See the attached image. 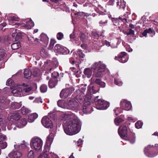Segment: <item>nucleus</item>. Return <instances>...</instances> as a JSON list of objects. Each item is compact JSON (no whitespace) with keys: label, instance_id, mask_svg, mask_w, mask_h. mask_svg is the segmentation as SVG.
<instances>
[{"label":"nucleus","instance_id":"f257e3e1","mask_svg":"<svg viewBox=\"0 0 158 158\" xmlns=\"http://www.w3.org/2000/svg\"><path fill=\"white\" fill-rule=\"evenodd\" d=\"M65 116H66L68 119H72L66 122L63 126L65 133L68 135H71L78 132L80 129L81 126L75 114L71 112H68L65 114Z\"/></svg>","mask_w":158,"mask_h":158},{"label":"nucleus","instance_id":"f03ea898","mask_svg":"<svg viewBox=\"0 0 158 158\" xmlns=\"http://www.w3.org/2000/svg\"><path fill=\"white\" fill-rule=\"evenodd\" d=\"M92 69L94 70L93 77H96L102 76L103 72L107 70L106 65L101 61L95 62L93 65Z\"/></svg>","mask_w":158,"mask_h":158},{"label":"nucleus","instance_id":"7ed1b4c3","mask_svg":"<svg viewBox=\"0 0 158 158\" xmlns=\"http://www.w3.org/2000/svg\"><path fill=\"white\" fill-rule=\"evenodd\" d=\"M93 97V95L88 90L85 98L83 106V110L84 113L88 114L91 113L93 111V108L90 106V102Z\"/></svg>","mask_w":158,"mask_h":158},{"label":"nucleus","instance_id":"20e7f679","mask_svg":"<svg viewBox=\"0 0 158 158\" xmlns=\"http://www.w3.org/2000/svg\"><path fill=\"white\" fill-rule=\"evenodd\" d=\"M99 96L95 97L94 99L93 103L97 109L104 110L106 109L110 106L109 103L107 101L98 99Z\"/></svg>","mask_w":158,"mask_h":158},{"label":"nucleus","instance_id":"39448f33","mask_svg":"<svg viewBox=\"0 0 158 158\" xmlns=\"http://www.w3.org/2000/svg\"><path fill=\"white\" fill-rule=\"evenodd\" d=\"M43 141L39 138L33 139L30 143L31 148L36 151L41 149L43 145Z\"/></svg>","mask_w":158,"mask_h":158},{"label":"nucleus","instance_id":"423d86ee","mask_svg":"<svg viewBox=\"0 0 158 158\" xmlns=\"http://www.w3.org/2000/svg\"><path fill=\"white\" fill-rule=\"evenodd\" d=\"M79 104L76 98H71L68 101L66 105V108L76 111L79 108Z\"/></svg>","mask_w":158,"mask_h":158},{"label":"nucleus","instance_id":"0eeeda50","mask_svg":"<svg viewBox=\"0 0 158 158\" xmlns=\"http://www.w3.org/2000/svg\"><path fill=\"white\" fill-rule=\"evenodd\" d=\"M74 90V89L72 86H70L69 87H66L61 91L60 97L61 98L65 99L70 96Z\"/></svg>","mask_w":158,"mask_h":158},{"label":"nucleus","instance_id":"6e6552de","mask_svg":"<svg viewBox=\"0 0 158 158\" xmlns=\"http://www.w3.org/2000/svg\"><path fill=\"white\" fill-rule=\"evenodd\" d=\"M54 51L56 52L63 55H66L69 53V51L66 47L59 44H57L54 47Z\"/></svg>","mask_w":158,"mask_h":158},{"label":"nucleus","instance_id":"1a4fd4ad","mask_svg":"<svg viewBox=\"0 0 158 158\" xmlns=\"http://www.w3.org/2000/svg\"><path fill=\"white\" fill-rule=\"evenodd\" d=\"M144 152L145 154L149 157H153L157 155L154 148L150 146L145 148Z\"/></svg>","mask_w":158,"mask_h":158},{"label":"nucleus","instance_id":"9d476101","mask_svg":"<svg viewBox=\"0 0 158 158\" xmlns=\"http://www.w3.org/2000/svg\"><path fill=\"white\" fill-rule=\"evenodd\" d=\"M42 125L47 128H51L53 127L52 122L47 116L44 117L41 121Z\"/></svg>","mask_w":158,"mask_h":158},{"label":"nucleus","instance_id":"9b49d317","mask_svg":"<svg viewBox=\"0 0 158 158\" xmlns=\"http://www.w3.org/2000/svg\"><path fill=\"white\" fill-rule=\"evenodd\" d=\"M120 106L122 109L128 110L131 108V105L130 102L125 99H122L120 102Z\"/></svg>","mask_w":158,"mask_h":158},{"label":"nucleus","instance_id":"f8f14e48","mask_svg":"<svg viewBox=\"0 0 158 158\" xmlns=\"http://www.w3.org/2000/svg\"><path fill=\"white\" fill-rule=\"evenodd\" d=\"M118 132L121 138H123L127 137V129L126 126L121 127H120L118 130Z\"/></svg>","mask_w":158,"mask_h":158},{"label":"nucleus","instance_id":"ddd939ff","mask_svg":"<svg viewBox=\"0 0 158 158\" xmlns=\"http://www.w3.org/2000/svg\"><path fill=\"white\" fill-rule=\"evenodd\" d=\"M11 93L14 95L16 97L21 96L22 95V89L21 88L18 87L14 89L12 91Z\"/></svg>","mask_w":158,"mask_h":158},{"label":"nucleus","instance_id":"4468645a","mask_svg":"<svg viewBox=\"0 0 158 158\" xmlns=\"http://www.w3.org/2000/svg\"><path fill=\"white\" fill-rule=\"evenodd\" d=\"M58 80L56 79L51 78L48 81V85L49 88H53L57 85Z\"/></svg>","mask_w":158,"mask_h":158},{"label":"nucleus","instance_id":"2eb2a0df","mask_svg":"<svg viewBox=\"0 0 158 158\" xmlns=\"http://www.w3.org/2000/svg\"><path fill=\"white\" fill-rule=\"evenodd\" d=\"M126 137L127 138L131 143H134L135 141V135L133 133H130L127 135V137Z\"/></svg>","mask_w":158,"mask_h":158},{"label":"nucleus","instance_id":"dca6fc26","mask_svg":"<svg viewBox=\"0 0 158 158\" xmlns=\"http://www.w3.org/2000/svg\"><path fill=\"white\" fill-rule=\"evenodd\" d=\"M41 41L43 42L44 44V46H46L48 44L49 38L47 35H45L44 34H42L40 35Z\"/></svg>","mask_w":158,"mask_h":158},{"label":"nucleus","instance_id":"f3484780","mask_svg":"<svg viewBox=\"0 0 158 158\" xmlns=\"http://www.w3.org/2000/svg\"><path fill=\"white\" fill-rule=\"evenodd\" d=\"M93 81L94 83L98 85L101 87L104 88L105 86V83L99 79H94Z\"/></svg>","mask_w":158,"mask_h":158},{"label":"nucleus","instance_id":"a211bd4d","mask_svg":"<svg viewBox=\"0 0 158 158\" xmlns=\"http://www.w3.org/2000/svg\"><path fill=\"white\" fill-rule=\"evenodd\" d=\"M147 33H148L150 34H153V35H154L155 33L153 29H152L151 28H150L148 29H147L145 30L142 33V35L143 36L146 37Z\"/></svg>","mask_w":158,"mask_h":158},{"label":"nucleus","instance_id":"6ab92c4d","mask_svg":"<svg viewBox=\"0 0 158 158\" xmlns=\"http://www.w3.org/2000/svg\"><path fill=\"white\" fill-rule=\"evenodd\" d=\"M51 78L58 80V79H60L61 77H63V74L61 73L59 74L57 72H54L51 74Z\"/></svg>","mask_w":158,"mask_h":158},{"label":"nucleus","instance_id":"aec40b11","mask_svg":"<svg viewBox=\"0 0 158 158\" xmlns=\"http://www.w3.org/2000/svg\"><path fill=\"white\" fill-rule=\"evenodd\" d=\"M24 74L25 78L29 79L32 75V72L29 69H26L24 71Z\"/></svg>","mask_w":158,"mask_h":158},{"label":"nucleus","instance_id":"412c9836","mask_svg":"<svg viewBox=\"0 0 158 158\" xmlns=\"http://www.w3.org/2000/svg\"><path fill=\"white\" fill-rule=\"evenodd\" d=\"M27 122L25 118L21 119L18 121V124L20 128H22L25 126Z\"/></svg>","mask_w":158,"mask_h":158},{"label":"nucleus","instance_id":"4be33fe9","mask_svg":"<svg viewBox=\"0 0 158 158\" xmlns=\"http://www.w3.org/2000/svg\"><path fill=\"white\" fill-rule=\"evenodd\" d=\"M58 106L61 108L66 109L67 104L65 103V101L63 100H59L57 102Z\"/></svg>","mask_w":158,"mask_h":158},{"label":"nucleus","instance_id":"5701e85b","mask_svg":"<svg viewBox=\"0 0 158 158\" xmlns=\"http://www.w3.org/2000/svg\"><path fill=\"white\" fill-rule=\"evenodd\" d=\"M22 106V104L20 103L14 102L12 103L11 105V108L14 110L19 108Z\"/></svg>","mask_w":158,"mask_h":158},{"label":"nucleus","instance_id":"b1692460","mask_svg":"<svg viewBox=\"0 0 158 158\" xmlns=\"http://www.w3.org/2000/svg\"><path fill=\"white\" fill-rule=\"evenodd\" d=\"M9 155L10 156H12L13 158H18L21 156L22 154L19 152H14L11 153Z\"/></svg>","mask_w":158,"mask_h":158},{"label":"nucleus","instance_id":"393cba45","mask_svg":"<svg viewBox=\"0 0 158 158\" xmlns=\"http://www.w3.org/2000/svg\"><path fill=\"white\" fill-rule=\"evenodd\" d=\"M84 73L88 78H90L92 74V70L90 68H86L85 69Z\"/></svg>","mask_w":158,"mask_h":158},{"label":"nucleus","instance_id":"a878e982","mask_svg":"<svg viewBox=\"0 0 158 158\" xmlns=\"http://www.w3.org/2000/svg\"><path fill=\"white\" fill-rule=\"evenodd\" d=\"M21 116L19 113H14L12 114L11 116V119L15 120H19L21 118Z\"/></svg>","mask_w":158,"mask_h":158},{"label":"nucleus","instance_id":"bb28decb","mask_svg":"<svg viewBox=\"0 0 158 158\" xmlns=\"http://www.w3.org/2000/svg\"><path fill=\"white\" fill-rule=\"evenodd\" d=\"M79 37L80 38V40L82 43H85L86 42V40L87 39L88 36L84 33H81L80 35L79 36Z\"/></svg>","mask_w":158,"mask_h":158},{"label":"nucleus","instance_id":"cd10ccee","mask_svg":"<svg viewBox=\"0 0 158 158\" xmlns=\"http://www.w3.org/2000/svg\"><path fill=\"white\" fill-rule=\"evenodd\" d=\"M41 56L44 58L47 57L48 56L47 51L46 49L43 48L40 51Z\"/></svg>","mask_w":158,"mask_h":158},{"label":"nucleus","instance_id":"c85d7f7f","mask_svg":"<svg viewBox=\"0 0 158 158\" xmlns=\"http://www.w3.org/2000/svg\"><path fill=\"white\" fill-rule=\"evenodd\" d=\"M124 120H123L120 118H115L114 120V123L117 126L121 125L122 124L124 123Z\"/></svg>","mask_w":158,"mask_h":158},{"label":"nucleus","instance_id":"c756f323","mask_svg":"<svg viewBox=\"0 0 158 158\" xmlns=\"http://www.w3.org/2000/svg\"><path fill=\"white\" fill-rule=\"evenodd\" d=\"M49 146L48 143L46 142L44 145V151L43 152H44L45 154H47V155L49 154H52L51 153L49 152Z\"/></svg>","mask_w":158,"mask_h":158},{"label":"nucleus","instance_id":"7c9ffc66","mask_svg":"<svg viewBox=\"0 0 158 158\" xmlns=\"http://www.w3.org/2000/svg\"><path fill=\"white\" fill-rule=\"evenodd\" d=\"M7 56L5 50L3 49H0V61L3 60Z\"/></svg>","mask_w":158,"mask_h":158},{"label":"nucleus","instance_id":"2f4dec72","mask_svg":"<svg viewBox=\"0 0 158 158\" xmlns=\"http://www.w3.org/2000/svg\"><path fill=\"white\" fill-rule=\"evenodd\" d=\"M38 116V114L36 113H34L29 114L28 116V118L31 121H33L37 118Z\"/></svg>","mask_w":158,"mask_h":158},{"label":"nucleus","instance_id":"473e14b6","mask_svg":"<svg viewBox=\"0 0 158 158\" xmlns=\"http://www.w3.org/2000/svg\"><path fill=\"white\" fill-rule=\"evenodd\" d=\"M0 102L3 105H6L8 103L9 101L4 97H0Z\"/></svg>","mask_w":158,"mask_h":158},{"label":"nucleus","instance_id":"72a5a7b5","mask_svg":"<svg viewBox=\"0 0 158 158\" xmlns=\"http://www.w3.org/2000/svg\"><path fill=\"white\" fill-rule=\"evenodd\" d=\"M21 47L19 43H14L11 45V47L13 50H16Z\"/></svg>","mask_w":158,"mask_h":158},{"label":"nucleus","instance_id":"f704fd0d","mask_svg":"<svg viewBox=\"0 0 158 158\" xmlns=\"http://www.w3.org/2000/svg\"><path fill=\"white\" fill-rule=\"evenodd\" d=\"M40 91L42 93H45L46 92L48 89L47 86L45 84L42 85L40 88Z\"/></svg>","mask_w":158,"mask_h":158},{"label":"nucleus","instance_id":"c9c22d12","mask_svg":"<svg viewBox=\"0 0 158 158\" xmlns=\"http://www.w3.org/2000/svg\"><path fill=\"white\" fill-rule=\"evenodd\" d=\"M56 43V41L54 39H51L48 49L50 50H52L54 47V44Z\"/></svg>","mask_w":158,"mask_h":158},{"label":"nucleus","instance_id":"e433bc0d","mask_svg":"<svg viewBox=\"0 0 158 158\" xmlns=\"http://www.w3.org/2000/svg\"><path fill=\"white\" fill-rule=\"evenodd\" d=\"M21 110L22 114L24 115L28 114L30 111V110L24 107H22Z\"/></svg>","mask_w":158,"mask_h":158},{"label":"nucleus","instance_id":"4c0bfd02","mask_svg":"<svg viewBox=\"0 0 158 158\" xmlns=\"http://www.w3.org/2000/svg\"><path fill=\"white\" fill-rule=\"evenodd\" d=\"M74 98H76V100L77 101V102H78V104L80 103L81 104L83 102H84V98H83L80 96H76Z\"/></svg>","mask_w":158,"mask_h":158},{"label":"nucleus","instance_id":"58836bf2","mask_svg":"<svg viewBox=\"0 0 158 158\" xmlns=\"http://www.w3.org/2000/svg\"><path fill=\"white\" fill-rule=\"evenodd\" d=\"M127 56V55L126 52H121L118 54V60Z\"/></svg>","mask_w":158,"mask_h":158},{"label":"nucleus","instance_id":"ea45409f","mask_svg":"<svg viewBox=\"0 0 158 158\" xmlns=\"http://www.w3.org/2000/svg\"><path fill=\"white\" fill-rule=\"evenodd\" d=\"M128 56L127 55L125 57H123V58L120 59L119 60H118L120 62L123 63L127 62L128 60Z\"/></svg>","mask_w":158,"mask_h":158},{"label":"nucleus","instance_id":"a19ab883","mask_svg":"<svg viewBox=\"0 0 158 158\" xmlns=\"http://www.w3.org/2000/svg\"><path fill=\"white\" fill-rule=\"evenodd\" d=\"M7 146V143L5 142H2L0 143V148L2 149L5 148ZM1 151L0 150V155L1 153Z\"/></svg>","mask_w":158,"mask_h":158},{"label":"nucleus","instance_id":"79ce46f5","mask_svg":"<svg viewBox=\"0 0 158 158\" xmlns=\"http://www.w3.org/2000/svg\"><path fill=\"white\" fill-rule=\"evenodd\" d=\"M56 37L58 40H61L64 38V35L61 32H59L57 33Z\"/></svg>","mask_w":158,"mask_h":158},{"label":"nucleus","instance_id":"37998d69","mask_svg":"<svg viewBox=\"0 0 158 158\" xmlns=\"http://www.w3.org/2000/svg\"><path fill=\"white\" fill-rule=\"evenodd\" d=\"M142 126V123L140 121H138L135 124V127L137 129L140 128Z\"/></svg>","mask_w":158,"mask_h":158},{"label":"nucleus","instance_id":"c03bdc74","mask_svg":"<svg viewBox=\"0 0 158 158\" xmlns=\"http://www.w3.org/2000/svg\"><path fill=\"white\" fill-rule=\"evenodd\" d=\"M28 157L29 158H33L34 157V152L31 150L28 152L27 155Z\"/></svg>","mask_w":158,"mask_h":158},{"label":"nucleus","instance_id":"a18cd8bd","mask_svg":"<svg viewBox=\"0 0 158 158\" xmlns=\"http://www.w3.org/2000/svg\"><path fill=\"white\" fill-rule=\"evenodd\" d=\"M92 36L94 38L98 39L99 37V35L98 34L97 32H92Z\"/></svg>","mask_w":158,"mask_h":158},{"label":"nucleus","instance_id":"49530a36","mask_svg":"<svg viewBox=\"0 0 158 158\" xmlns=\"http://www.w3.org/2000/svg\"><path fill=\"white\" fill-rule=\"evenodd\" d=\"M78 55L79 57L81 59L83 58L84 57L85 55L81 51H79L78 52Z\"/></svg>","mask_w":158,"mask_h":158},{"label":"nucleus","instance_id":"de8ad7c7","mask_svg":"<svg viewBox=\"0 0 158 158\" xmlns=\"http://www.w3.org/2000/svg\"><path fill=\"white\" fill-rule=\"evenodd\" d=\"M48 155L47 154H45L44 152H42L40 156H39L37 158H42L44 157V158H47L48 157Z\"/></svg>","mask_w":158,"mask_h":158},{"label":"nucleus","instance_id":"09e8293b","mask_svg":"<svg viewBox=\"0 0 158 158\" xmlns=\"http://www.w3.org/2000/svg\"><path fill=\"white\" fill-rule=\"evenodd\" d=\"M21 34L20 33L17 34L15 37V40H20L21 38Z\"/></svg>","mask_w":158,"mask_h":158},{"label":"nucleus","instance_id":"8fccbe9b","mask_svg":"<svg viewBox=\"0 0 158 158\" xmlns=\"http://www.w3.org/2000/svg\"><path fill=\"white\" fill-rule=\"evenodd\" d=\"M107 23V20L105 19V17L103 18V19L99 22L100 24H105Z\"/></svg>","mask_w":158,"mask_h":158},{"label":"nucleus","instance_id":"3c124183","mask_svg":"<svg viewBox=\"0 0 158 158\" xmlns=\"http://www.w3.org/2000/svg\"><path fill=\"white\" fill-rule=\"evenodd\" d=\"M13 83V81L12 80H8L6 82V85L9 86H11Z\"/></svg>","mask_w":158,"mask_h":158},{"label":"nucleus","instance_id":"603ef678","mask_svg":"<svg viewBox=\"0 0 158 158\" xmlns=\"http://www.w3.org/2000/svg\"><path fill=\"white\" fill-rule=\"evenodd\" d=\"M6 138V136L4 135H0V142L3 141Z\"/></svg>","mask_w":158,"mask_h":158},{"label":"nucleus","instance_id":"864d4df0","mask_svg":"<svg viewBox=\"0 0 158 158\" xmlns=\"http://www.w3.org/2000/svg\"><path fill=\"white\" fill-rule=\"evenodd\" d=\"M114 83L116 85L119 86L121 85L122 84L121 81H118L115 79H114Z\"/></svg>","mask_w":158,"mask_h":158},{"label":"nucleus","instance_id":"5fc2aeb1","mask_svg":"<svg viewBox=\"0 0 158 158\" xmlns=\"http://www.w3.org/2000/svg\"><path fill=\"white\" fill-rule=\"evenodd\" d=\"M75 15L78 16L82 17L83 15V13L82 12H78L76 11L75 12Z\"/></svg>","mask_w":158,"mask_h":158},{"label":"nucleus","instance_id":"6e6d98bb","mask_svg":"<svg viewBox=\"0 0 158 158\" xmlns=\"http://www.w3.org/2000/svg\"><path fill=\"white\" fill-rule=\"evenodd\" d=\"M10 20L12 21H19V19L18 18L16 17L15 16H13L12 17H11Z\"/></svg>","mask_w":158,"mask_h":158},{"label":"nucleus","instance_id":"4d7b16f0","mask_svg":"<svg viewBox=\"0 0 158 158\" xmlns=\"http://www.w3.org/2000/svg\"><path fill=\"white\" fill-rule=\"evenodd\" d=\"M32 89L31 87H27L24 89V91L26 93H28Z\"/></svg>","mask_w":158,"mask_h":158},{"label":"nucleus","instance_id":"13d9d810","mask_svg":"<svg viewBox=\"0 0 158 158\" xmlns=\"http://www.w3.org/2000/svg\"><path fill=\"white\" fill-rule=\"evenodd\" d=\"M75 34L74 32H73L70 35V37L71 40H74L75 37Z\"/></svg>","mask_w":158,"mask_h":158},{"label":"nucleus","instance_id":"bf43d9fd","mask_svg":"<svg viewBox=\"0 0 158 158\" xmlns=\"http://www.w3.org/2000/svg\"><path fill=\"white\" fill-rule=\"evenodd\" d=\"M48 157L47 158H58L56 157L53 154H48Z\"/></svg>","mask_w":158,"mask_h":158},{"label":"nucleus","instance_id":"052dcab7","mask_svg":"<svg viewBox=\"0 0 158 158\" xmlns=\"http://www.w3.org/2000/svg\"><path fill=\"white\" fill-rule=\"evenodd\" d=\"M128 32L129 35H134L135 34L134 31L132 30L131 29H130Z\"/></svg>","mask_w":158,"mask_h":158},{"label":"nucleus","instance_id":"680f3d73","mask_svg":"<svg viewBox=\"0 0 158 158\" xmlns=\"http://www.w3.org/2000/svg\"><path fill=\"white\" fill-rule=\"evenodd\" d=\"M38 74V72L36 70H34L33 71V73H32V74L34 76V77H36L37 75Z\"/></svg>","mask_w":158,"mask_h":158},{"label":"nucleus","instance_id":"e2e57ef3","mask_svg":"<svg viewBox=\"0 0 158 158\" xmlns=\"http://www.w3.org/2000/svg\"><path fill=\"white\" fill-rule=\"evenodd\" d=\"M6 24L5 23H3L0 24V28L2 29L3 28L6 26Z\"/></svg>","mask_w":158,"mask_h":158},{"label":"nucleus","instance_id":"0e129e2a","mask_svg":"<svg viewBox=\"0 0 158 158\" xmlns=\"http://www.w3.org/2000/svg\"><path fill=\"white\" fill-rule=\"evenodd\" d=\"M69 62L73 64H74L75 63V61L73 58H70L69 59Z\"/></svg>","mask_w":158,"mask_h":158},{"label":"nucleus","instance_id":"69168bd1","mask_svg":"<svg viewBox=\"0 0 158 158\" xmlns=\"http://www.w3.org/2000/svg\"><path fill=\"white\" fill-rule=\"evenodd\" d=\"M83 141L82 139H79L77 142V145L78 146H79L82 142Z\"/></svg>","mask_w":158,"mask_h":158},{"label":"nucleus","instance_id":"338daca9","mask_svg":"<svg viewBox=\"0 0 158 158\" xmlns=\"http://www.w3.org/2000/svg\"><path fill=\"white\" fill-rule=\"evenodd\" d=\"M53 64L55 65V68H56L59 65V63L56 60L55 61L54 63Z\"/></svg>","mask_w":158,"mask_h":158},{"label":"nucleus","instance_id":"774afa93","mask_svg":"<svg viewBox=\"0 0 158 158\" xmlns=\"http://www.w3.org/2000/svg\"><path fill=\"white\" fill-rule=\"evenodd\" d=\"M22 26L24 27L25 28H29V27H31V26H28L27 24H22Z\"/></svg>","mask_w":158,"mask_h":158}]
</instances>
